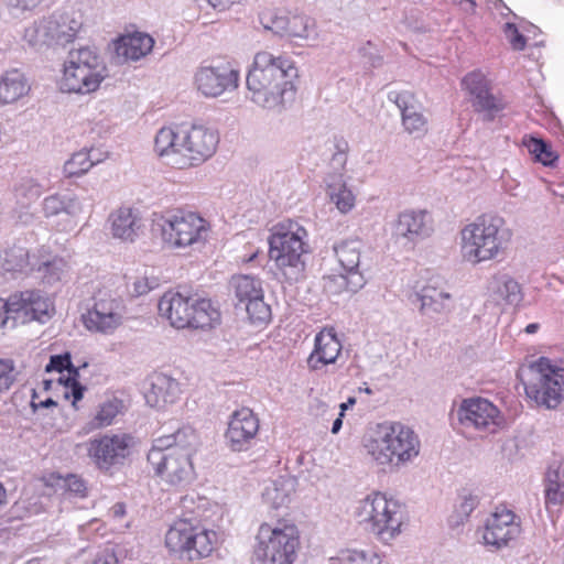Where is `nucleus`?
I'll return each instance as SVG.
<instances>
[{"label":"nucleus","instance_id":"52","mask_svg":"<svg viewBox=\"0 0 564 564\" xmlns=\"http://www.w3.org/2000/svg\"><path fill=\"white\" fill-rule=\"evenodd\" d=\"M9 13L14 18H20L28 11L36 8L33 0H4Z\"/></svg>","mask_w":564,"mask_h":564},{"label":"nucleus","instance_id":"32","mask_svg":"<svg viewBox=\"0 0 564 564\" xmlns=\"http://www.w3.org/2000/svg\"><path fill=\"white\" fill-rule=\"evenodd\" d=\"M108 221L113 238L129 242L135 240L142 227L139 213L131 207H120L113 210L109 215Z\"/></svg>","mask_w":564,"mask_h":564},{"label":"nucleus","instance_id":"11","mask_svg":"<svg viewBox=\"0 0 564 564\" xmlns=\"http://www.w3.org/2000/svg\"><path fill=\"white\" fill-rule=\"evenodd\" d=\"M160 226L164 241L174 248H200L210 232V226L205 218L185 210L162 216Z\"/></svg>","mask_w":564,"mask_h":564},{"label":"nucleus","instance_id":"20","mask_svg":"<svg viewBox=\"0 0 564 564\" xmlns=\"http://www.w3.org/2000/svg\"><path fill=\"white\" fill-rule=\"evenodd\" d=\"M123 304L118 297L99 293L94 306L83 315L86 328L100 334H112L123 321Z\"/></svg>","mask_w":564,"mask_h":564},{"label":"nucleus","instance_id":"54","mask_svg":"<svg viewBox=\"0 0 564 564\" xmlns=\"http://www.w3.org/2000/svg\"><path fill=\"white\" fill-rule=\"evenodd\" d=\"M478 506V498L476 496H465L463 497L458 508L457 512L462 518H467L469 514L475 510V508Z\"/></svg>","mask_w":564,"mask_h":564},{"label":"nucleus","instance_id":"51","mask_svg":"<svg viewBox=\"0 0 564 564\" xmlns=\"http://www.w3.org/2000/svg\"><path fill=\"white\" fill-rule=\"evenodd\" d=\"M503 32L513 50L522 51L525 47V37L519 32L514 23H506Z\"/></svg>","mask_w":564,"mask_h":564},{"label":"nucleus","instance_id":"12","mask_svg":"<svg viewBox=\"0 0 564 564\" xmlns=\"http://www.w3.org/2000/svg\"><path fill=\"white\" fill-rule=\"evenodd\" d=\"M217 534L187 519L175 521L165 535L166 547L189 561L207 557L214 551Z\"/></svg>","mask_w":564,"mask_h":564},{"label":"nucleus","instance_id":"7","mask_svg":"<svg viewBox=\"0 0 564 564\" xmlns=\"http://www.w3.org/2000/svg\"><path fill=\"white\" fill-rule=\"evenodd\" d=\"M159 313L175 328L213 327L219 319V312L210 300L186 296L180 292L167 291L159 301Z\"/></svg>","mask_w":564,"mask_h":564},{"label":"nucleus","instance_id":"2","mask_svg":"<svg viewBox=\"0 0 564 564\" xmlns=\"http://www.w3.org/2000/svg\"><path fill=\"white\" fill-rule=\"evenodd\" d=\"M218 141L217 133L204 126L164 127L155 135L154 150L166 165L187 169L210 158Z\"/></svg>","mask_w":564,"mask_h":564},{"label":"nucleus","instance_id":"60","mask_svg":"<svg viewBox=\"0 0 564 564\" xmlns=\"http://www.w3.org/2000/svg\"><path fill=\"white\" fill-rule=\"evenodd\" d=\"M72 380L73 383H72V395L74 398V402L76 401H79L82 398H83V387L79 386L76 381H75V377H70L68 378V381Z\"/></svg>","mask_w":564,"mask_h":564},{"label":"nucleus","instance_id":"59","mask_svg":"<svg viewBox=\"0 0 564 564\" xmlns=\"http://www.w3.org/2000/svg\"><path fill=\"white\" fill-rule=\"evenodd\" d=\"M210 7L219 11L226 10L239 0H205Z\"/></svg>","mask_w":564,"mask_h":564},{"label":"nucleus","instance_id":"33","mask_svg":"<svg viewBox=\"0 0 564 564\" xmlns=\"http://www.w3.org/2000/svg\"><path fill=\"white\" fill-rule=\"evenodd\" d=\"M198 445V436L191 426H183L176 432L158 437L152 448L159 449H176L191 456L196 452Z\"/></svg>","mask_w":564,"mask_h":564},{"label":"nucleus","instance_id":"39","mask_svg":"<svg viewBox=\"0 0 564 564\" xmlns=\"http://www.w3.org/2000/svg\"><path fill=\"white\" fill-rule=\"evenodd\" d=\"M327 193L330 202L341 214L349 213L356 204V196L347 186L343 174H332L326 178Z\"/></svg>","mask_w":564,"mask_h":564},{"label":"nucleus","instance_id":"42","mask_svg":"<svg viewBox=\"0 0 564 564\" xmlns=\"http://www.w3.org/2000/svg\"><path fill=\"white\" fill-rule=\"evenodd\" d=\"M564 499V469L552 464L545 474V503L557 506Z\"/></svg>","mask_w":564,"mask_h":564},{"label":"nucleus","instance_id":"1","mask_svg":"<svg viewBox=\"0 0 564 564\" xmlns=\"http://www.w3.org/2000/svg\"><path fill=\"white\" fill-rule=\"evenodd\" d=\"M297 77L299 70L290 57L258 52L246 77L249 98L261 108L281 110L294 98Z\"/></svg>","mask_w":564,"mask_h":564},{"label":"nucleus","instance_id":"21","mask_svg":"<svg viewBox=\"0 0 564 564\" xmlns=\"http://www.w3.org/2000/svg\"><path fill=\"white\" fill-rule=\"evenodd\" d=\"M364 243L359 239L344 240L334 250L338 262L346 272V275H339L335 281L339 282V285L346 286L351 292H357L366 284L361 267V254L364 250Z\"/></svg>","mask_w":564,"mask_h":564},{"label":"nucleus","instance_id":"45","mask_svg":"<svg viewBox=\"0 0 564 564\" xmlns=\"http://www.w3.org/2000/svg\"><path fill=\"white\" fill-rule=\"evenodd\" d=\"M43 185L32 176H22L14 185V196L17 202L26 206L36 200L43 193Z\"/></svg>","mask_w":564,"mask_h":564},{"label":"nucleus","instance_id":"37","mask_svg":"<svg viewBox=\"0 0 564 564\" xmlns=\"http://www.w3.org/2000/svg\"><path fill=\"white\" fill-rule=\"evenodd\" d=\"M487 292L490 295H498L508 304L514 306H518L523 300L520 284L505 273L495 274L488 280Z\"/></svg>","mask_w":564,"mask_h":564},{"label":"nucleus","instance_id":"43","mask_svg":"<svg viewBox=\"0 0 564 564\" xmlns=\"http://www.w3.org/2000/svg\"><path fill=\"white\" fill-rule=\"evenodd\" d=\"M100 154L95 150H80L72 155L64 164L67 177L80 176L87 173L95 164L101 162Z\"/></svg>","mask_w":564,"mask_h":564},{"label":"nucleus","instance_id":"30","mask_svg":"<svg viewBox=\"0 0 564 564\" xmlns=\"http://www.w3.org/2000/svg\"><path fill=\"white\" fill-rule=\"evenodd\" d=\"M181 393L180 383L165 373H155L150 379V388L144 398L152 408H164L173 404Z\"/></svg>","mask_w":564,"mask_h":564},{"label":"nucleus","instance_id":"3","mask_svg":"<svg viewBox=\"0 0 564 564\" xmlns=\"http://www.w3.org/2000/svg\"><path fill=\"white\" fill-rule=\"evenodd\" d=\"M364 447L372 462L382 469L400 470L419 457L417 434L401 422L378 423L365 436Z\"/></svg>","mask_w":564,"mask_h":564},{"label":"nucleus","instance_id":"17","mask_svg":"<svg viewBox=\"0 0 564 564\" xmlns=\"http://www.w3.org/2000/svg\"><path fill=\"white\" fill-rule=\"evenodd\" d=\"M193 82L205 98H218L239 87L240 73L229 63L206 65L196 69Z\"/></svg>","mask_w":564,"mask_h":564},{"label":"nucleus","instance_id":"15","mask_svg":"<svg viewBox=\"0 0 564 564\" xmlns=\"http://www.w3.org/2000/svg\"><path fill=\"white\" fill-rule=\"evenodd\" d=\"M457 419L466 429L479 432L497 433L507 426L501 411L489 400L484 398L464 399L457 409Z\"/></svg>","mask_w":564,"mask_h":564},{"label":"nucleus","instance_id":"25","mask_svg":"<svg viewBox=\"0 0 564 564\" xmlns=\"http://www.w3.org/2000/svg\"><path fill=\"white\" fill-rule=\"evenodd\" d=\"M413 302H419L420 313L431 318L436 315H447L455 307L448 288L436 281H431L416 292Z\"/></svg>","mask_w":564,"mask_h":564},{"label":"nucleus","instance_id":"49","mask_svg":"<svg viewBox=\"0 0 564 564\" xmlns=\"http://www.w3.org/2000/svg\"><path fill=\"white\" fill-rule=\"evenodd\" d=\"M63 370H67L69 377H76L78 375L77 369L73 366L70 361V355L68 352H65L63 355L51 356L50 362L45 366V371L62 372Z\"/></svg>","mask_w":564,"mask_h":564},{"label":"nucleus","instance_id":"4","mask_svg":"<svg viewBox=\"0 0 564 564\" xmlns=\"http://www.w3.org/2000/svg\"><path fill=\"white\" fill-rule=\"evenodd\" d=\"M307 230L297 221H280L269 236V257L275 263L276 275L289 284L305 278L304 254L308 252Z\"/></svg>","mask_w":564,"mask_h":564},{"label":"nucleus","instance_id":"62","mask_svg":"<svg viewBox=\"0 0 564 564\" xmlns=\"http://www.w3.org/2000/svg\"><path fill=\"white\" fill-rule=\"evenodd\" d=\"M32 408L34 410H36L37 408H50V406H55L56 405V402L52 399V398H47L45 399L44 401H40L39 403L35 402V399L33 398L32 399Z\"/></svg>","mask_w":564,"mask_h":564},{"label":"nucleus","instance_id":"55","mask_svg":"<svg viewBox=\"0 0 564 564\" xmlns=\"http://www.w3.org/2000/svg\"><path fill=\"white\" fill-rule=\"evenodd\" d=\"M337 151L332 156V165L334 169L343 170L347 162V143L340 142L336 145Z\"/></svg>","mask_w":564,"mask_h":564},{"label":"nucleus","instance_id":"22","mask_svg":"<svg viewBox=\"0 0 564 564\" xmlns=\"http://www.w3.org/2000/svg\"><path fill=\"white\" fill-rule=\"evenodd\" d=\"M462 85L469 94L475 110L482 113L486 120H492L503 110V101L491 94L489 82L481 72L474 70L467 74L463 78Z\"/></svg>","mask_w":564,"mask_h":564},{"label":"nucleus","instance_id":"14","mask_svg":"<svg viewBox=\"0 0 564 564\" xmlns=\"http://www.w3.org/2000/svg\"><path fill=\"white\" fill-rule=\"evenodd\" d=\"M148 462L166 485L184 488L195 478L192 456L176 449L151 448Z\"/></svg>","mask_w":564,"mask_h":564},{"label":"nucleus","instance_id":"41","mask_svg":"<svg viewBox=\"0 0 564 564\" xmlns=\"http://www.w3.org/2000/svg\"><path fill=\"white\" fill-rule=\"evenodd\" d=\"M51 28L48 17L35 20L31 25L25 28L23 40L29 46L36 50L55 44Z\"/></svg>","mask_w":564,"mask_h":564},{"label":"nucleus","instance_id":"31","mask_svg":"<svg viewBox=\"0 0 564 564\" xmlns=\"http://www.w3.org/2000/svg\"><path fill=\"white\" fill-rule=\"evenodd\" d=\"M401 111L402 124L410 134L421 137L427 131V119L422 112L421 106L414 96L408 91L397 94L394 99Z\"/></svg>","mask_w":564,"mask_h":564},{"label":"nucleus","instance_id":"56","mask_svg":"<svg viewBox=\"0 0 564 564\" xmlns=\"http://www.w3.org/2000/svg\"><path fill=\"white\" fill-rule=\"evenodd\" d=\"M67 489L77 495V496H85L86 491V485L82 478L75 475H70L65 480Z\"/></svg>","mask_w":564,"mask_h":564},{"label":"nucleus","instance_id":"34","mask_svg":"<svg viewBox=\"0 0 564 564\" xmlns=\"http://www.w3.org/2000/svg\"><path fill=\"white\" fill-rule=\"evenodd\" d=\"M154 45V40L151 35L142 32H134L121 36L116 43V52L118 56L126 59L139 61L148 55Z\"/></svg>","mask_w":564,"mask_h":564},{"label":"nucleus","instance_id":"46","mask_svg":"<svg viewBox=\"0 0 564 564\" xmlns=\"http://www.w3.org/2000/svg\"><path fill=\"white\" fill-rule=\"evenodd\" d=\"M328 564H382V560L375 552L346 550L330 557Z\"/></svg>","mask_w":564,"mask_h":564},{"label":"nucleus","instance_id":"28","mask_svg":"<svg viewBox=\"0 0 564 564\" xmlns=\"http://www.w3.org/2000/svg\"><path fill=\"white\" fill-rule=\"evenodd\" d=\"M36 256H31L29 249L20 242L9 245L0 250V272L15 276L34 271Z\"/></svg>","mask_w":564,"mask_h":564},{"label":"nucleus","instance_id":"35","mask_svg":"<svg viewBox=\"0 0 564 564\" xmlns=\"http://www.w3.org/2000/svg\"><path fill=\"white\" fill-rule=\"evenodd\" d=\"M295 487L296 480L293 477L280 476L265 485L262 498L265 503L274 509L285 507L290 503Z\"/></svg>","mask_w":564,"mask_h":564},{"label":"nucleus","instance_id":"53","mask_svg":"<svg viewBox=\"0 0 564 564\" xmlns=\"http://www.w3.org/2000/svg\"><path fill=\"white\" fill-rule=\"evenodd\" d=\"M359 53L362 57L367 58V63L371 67H378L381 64V56L377 53L376 47L371 42H367L359 48Z\"/></svg>","mask_w":564,"mask_h":564},{"label":"nucleus","instance_id":"29","mask_svg":"<svg viewBox=\"0 0 564 564\" xmlns=\"http://www.w3.org/2000/svg\"><path fill=\"white\" fill-rule=\"evenodd\" d=\"M341 351V344L333 330H323L315 336L314 350L307 358L312 370H319L326 365L334 364Z\"/></svg>","mask_w":564,"mask_h":564},{"label":"nucleus","instance_id":"57","mask_svg":"<svg viewBox=\"0 0 564 564\" xmlns=\"http://www.w3.org/2000/svg\"><path fill=\"white\" fill-rule=\"evenodd\" d=\"M12 317L9 314V297L7 300L0 299V328L11 327Z\"/></svg>","mask_w":564,"mask_h":564},{"label":"nucleus","instance_id":"9","mask_svg":"<svg viewBox=\"0 0 564 564\" xmlns=\"http://www.w3.org/2000/svg\"><path fill=\"white\" fill-rule=\"evenodd\" d=\"M105 72L102 58L95 47L72 50L64 63L61 89L76 94L95 91L104 80Z\"/></svg>","mask_w":564,"mask_h":564},{"label":"nucleus","instance_id":"5","mask_svg":"<svg viewBox=\"0 0 564 564\" xmlns=\"http://www.w3.org/2000/svg\"><path fill=\"white\" fill-rule=\"evenodd\" d=\"M509 238L502 218L481 215L460 230V253L465 261L478 264L495 259Z\"/></svg>","mask_w":564,"mask_h":564},{"label":"nucleus","instance_id":"47","mask_svg":"<svg viewBox=\"0 0 564 564\" xmlns=\"http://www.w3.org/2000/svg\"><path fill=\"white\" fill-rule=\"evenodd\" d=\"M314 21L306 15H289L284 36L291 39H310L314 33Z\"/></svg>","mask_w":564,"mask_h":564},{"label":"nucleus","instance_id":"58","mask_svg":"<svg viewBox=\"0 0 564 564\" xmlns=\"http://www.w3.org/2000/svg\"><path fill=\"white\" fill-rule=\"evenodd\" d=\"M89 564H117V558L113 553L104 551L98 553L96 557Z\"/></svg>","mask_w":564,"mask_h":564},{"label":"nucleus","instance_id":"16","mask_svg":"<svg viewBox=\"0 0 564 564\" xmlns=\"http://www.w3.org/2000/svg\"><path fill=\"white\" fill-rule=\"evenodd\" d=\"M54 313L52 299L40 290H25L9 296V314L12 317L11 327L36 321L47 322Z\"/></svg>","mask_w":564,"mask_h":564},{"label":"nucleus","instance_id":"63","mask_svg":"<svg viewBox=\"0 0 564 564\" xmlns=\"http://www.w3.org/2000/svg\"><path fill=\"white\" fill-rule=\"evenodd\" d=\"M343 416H344V413L340 412L338 414V417H336L335 421L333 422V426H332L333 434H337L340 431L341 425H343Z\"/></svg>","mask_w":564,"mask_h":564},{"label":"nucleus","instance_id":"8","mask_svg":"<svg viewBox=\"0 0 564 564\" xmlns=\"http://www.w3.org/2000/svg\"><path fill=\"white\" fill-rule=\"evenodd\" d=\"M360 523L382 542L388 543L401 533L404 512L400 502L381 492H372L358 501L355 510Z\"/></svg>","mask_w":564,"mask_h":564},{"label":"nucleus","instance_id":"10","mask_svg":"<svg viewBox=\"0 0 564 564\" xmlns=\"http://www.w3.org/2000/svg\"><path fill=\"white\" fill-rule=\"evenodd\" d=\"M257 558L262 564H293L300 547V532L285 521L262 523L257 533Z\"/></svg>","mask_w":564,"mask_h":564},{"label":"nucleus","instance_id":"24","mask_svg":"<svg viewBox=\"0 0 564 564\" xmlns=\"http://www.w3.org/2000/svg\"><path fill=\"white\" fill-rule=\"evenodd\" d=\"M259 431V420L248 408L235 411L225 434L228 447L234 452L247 451Z\"/></svg>","mask_w":564,"mask_h":564},{"label":"nucleus","instance_id":"18","mask_svg":"<svg viewBox=\"0 0 564 564\" xmlns=\"http://www.w3.org/2000/svg\"><path fill=\"white\" fill-rule=\"evenodd\" d=\"M230 285L238 301L237 305L246 310L252 323H265L271 317V308L264 302L262 281L253 275L232 276Z\"/></svg>","mask_w":564,"mask_h":564},{"label":"nucleus","instance_id":"38","mask_svg":"<svg viewBox=\"0 0 564 564\" xmlns=\"http://www.w3.org/2000/svg\"><path fill=\"white\" fill-rule=\"evenodd\" d=\"M35 269L46 284H54L63 279L68 270L67 262L59 257H51L42 247L37 250Z\"/></svg>","mask_w":564,"mask_h":564},{"label":"nucleus","instance_id":"36","mask_svg":"<svg viewBox=\"0 0 564 564\" xmlns=\"http://www.w3.org/2000/svg\"><path fill=\"white\" fill-rule=\"evenodd\" d=\"M31 87L19 69H10L0 76V104H12L29 94Z\"/></svg>","mask_w":564,"mask_h":564},{"label":"nucleus","instance_id":"23","mask_svg":"<svg viewBox=\"0 0 564 564\" xmlns=\"http://www.w3.org/2000/svg\"><path fill=\"white\" fill-rule=\"evenodd\" d=\"M42 213L47 219L64 216L57 224V230L70 231L76 227L77 218L84 213V199L75 194L55 193L43 199Z\"/></svg>","mask_w":564,"mask_h":564},{"label":"nucleus","instance_id":"50","mask_svg":"<svg viewBox=\"0 0 564 564\" xmlns=\"http://www.w3.org/2000/svg\"><path fill=\"white\" fill-rule=\"evenodd\" d=\"M15 380L12 360L0 359V394L8 391Z\"/></svg>","mask_w":564,"mask_h":564},{"label":"nucleus","instance_id":"27","mask_svg":"<svg viewBox=\"0 0 564 564\" xmlns=\"http://www.w3.org/2000/svg\"><path fill=\"white\" fill-rule=\"evenodd\" d=\"M54 43L66 45L73 42L83 28V14L74 9H65L48 15Z\"/></svg>","mask_w":564,"mask_h":564},{"label":"nucleus","instance_id":"19","mask_svg":"<svg viewBox=\"0 0 564 564\" xmlns=\"http://www.w3.org/2000/svg\"><path fill=\"white\" fill-rule=\"evenodd\" d=\"M521 532L519 517L506 506H498L478 530L484 545L499 550L514 540Z\"/></svg>","mask_w":564,"mask_h":564},{"label":"nucleus","instance_id":"26","mask_svg":"<svg viewBox=\"0 0 564 564\" xmlns=\"http://www.w3.org/2000/svg\"><path fill=\"white\" fill-rule=\"evenodd\" d=\"M431 232L432 224L425 210L406 209L400 213L393 227V236L397 240H404V245H413Z\"/></svg>","mask_w":564,"mask_h":564},{"label":"nucleus","instance_id":"44","mask_svg":"<svg viewBox=\"0 0 564 564\" xmlns=\"http://www.w3.org/2000/svg\"><path fill=\"white\" fill-rule=\"evenodd\" d=\"M522 144L536 162L545 166H553L558 159L551 145L542 139L525 135Z\"/></svg>","mask_w":564,"mask_h":564},{"label":"nucleus","instance_id":"61","mask_svg":"<svg viewBox=\"0 0 564 564\" xmlns=\"http://www.w3.org/2000/svg\"><path fill=\"white\" fill-rule=\"evenodd\" d=\"M111 514L115 519H121L126 514V506L117 502L111 508Z\"/></svg>","mask_w":564,"mask_h":564},{"label":"nucleus","instance_id":"40","mask_svg":"<svg viewBox=\"0 0 564 564\" xmlns=\"http://www.w3.org/2000/svg\"><path fill=\"white\" fill-rule=\"evenodd\" d=\"M121 410L122 402L118 399L113 398L100 402L90 414L88 422L85 424V432L89 433L111 425Z\"/></svg>","mask_w":564,"mask_h":564},{"label":"nucleus","instance_id":"64","mask_svg":"<svg viewBox=\"0 0 564 564\" xmlns=\"http://www.w3.org/2000/svg\"><path fill=\"white\" fill-rule=\"evenodd\" d=\"M35 219V216L31 213H22L21 215H19V221L24 224V225H30L33 223V220Z\"/></svg>","mask_w":564,"mask_h":564},{"label":"nucleus","instance_id":"6","mask_svg":"<svg viewBox=\"0 0 564 564\" xmlns=\"http://www.w3.org/2000/svg\"><path fill=\"white\" fill-rule=\"evenodd\" d=\"M518 378L524 386L527 397L536 405L556 409L564 401V368L545 357L519 368Z\"/></svg>","mask_w":564,"mask_h":564},{"label":"nucleus","instance_id":"48","mask_svg":"<svg viewBox=\"0 0 564 564\" xmlns=\"http://www.w3.org/2000/svg\"><path fill=\"white\" fill-rule=\"evenodd\" d=\"M289 15L276 9H267L259 14L261 25L272 33L284 36Z\"/></svg>","mask_w":564,"mask_h":564},{"label":"nucleus","instance_id":"13","mask_svg":"<svg viewBox=\"0 0 564 564\" xmlns=\"http://www.w3.org/2000/svg\"><path fill=\"white\" fill-rule=\"evenodd\" d=\"M134 445V437L128 433H106L90 438L86 443V449L96 467L108 471L123 465Z\"/></svg>","mask_w":564,"mask_h":564}]
</instances>
